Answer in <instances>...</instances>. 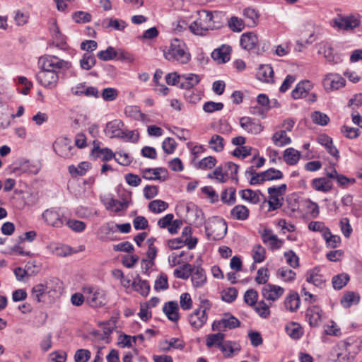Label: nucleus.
Wrapping results in <instances>:
<instances>
[{
  "instance_id": "obj_1",
  "label": "nucleus",
  "mask_w": 362,
  "mask_h": 362,
  "mask_svg": "<svg viewBox=\"0 0 362 362\" xmlns=\"http://www.w3.org/2000/svg\"><path fill=\"white\" fill-rule=\"evenodd\" d=\"M41 70L36 74L37 82L46 88H54L59 75L71 67V63L52 55L42 57L39 59Z\"/></svg>"
},
{
  "instance_id": "obj_2",
  "label": "nucleus",
  "mask_w": 362,
  "mask_h": 362,
  "mask_svg": "<svg viewBox=\"0 0 362 362\" xmlns=\"http://www.w3.org/2000/svg\"><path fill=\"white\" fill-rule=\"evenodd\" d=\"M186 49V45L182 40L174 38L171 40L170 46L163 49V55L169 62L185 64L191 59L190 54Z\"/></svg>"
},
{
  "instance_id": "obj_3",
  "label": "nucleus",
  "mask_w": 362,
  "mask_h": 362,
  "mask_svg": "<svg viewBox=\"0 0 362 362\" xmlns=\"http://www.w3.org/2000/svg\"><path fill=\"white\" fill-rule=\"evenodd\" d=\"M245 175H251V179L249 182L250 185H261L264 181L280 180L284 177L283 173L281 170L274 168H269L262 173H257L253 166H250L246 170Z\"/></svg>"
},
{
  "instance_id": "obj_4",
  "label": "nucleus",
  "mask_w": 362,
  "mask_h": 362,
  "mask_svg": "<svg viewBox=\"0 0 362 362\" xmlns=\"http://www.w3.org/2000/svg\"><path fill=\"white\" fill-rule=\"evenodd\" d=\"M83 292L87 295V302L93 308L103 307L108 301L107 292L102 288L88 286L83 288Z\"/></svg>"
},
{
  "instance_id": "obj_5",
  "label": "nucleus",
  "mask_w": 362,
  "mask_h": 362,
  "mask_svg": "<svg viewBox=\"0 0 362 362\" xmlns=\"http://www.w3.org/2000/svg\"><path fill=\"white\" fill-rule=\"evenodd\" d=\"M205 232L208 239L219 240L225 237L227 233L226 223L223 221L214 222L210 226H205Z\"/></svg>"
},
{
  "instance_id": "obj_6",
  "label": "nucleus",
  "mask_w": 362,
  "mask_h": 362,
  "mask_svg": "<svg viewBox=\"0 0 362 362\" xmlns=\"http://www.w3.org/2000/svg\"><path fill=\"white\" fill-rule=\"evenodd\" d=\"M360 22V20L353 15L348 16L338 15L333 19L332 25L339 30H349L358 27Z\"/></svg>"
},
{
  "instance_id": "obj_7",
  "label": "nucleus",
  "mask_w": 362,
  "mask_h": 362,
  "mask_svg": "<svg viewBox=\"0 0 362 362\" xmlns=\"http://www.w3.org/2000/svg\"><path fill=\"white\" fill-rule=\"evenodd\" d=\"M71 92L76 96H86L88 98L93 97L98 98L100 93L98 89L94 86L86 87V83L82 82L71 88Z\"/></svg>"
},
{
  "instance_id": "obj_8",
  "label": "nucleus",
  "mask_w": 362,
  "mask_h": 362,
  "mask_svg": "<svg viewBox=\"0 0 362 362\" xmlns=\"http://www.w3.org/2000/svg\"><path fill=\"white\" fill-rule=\"evenodd\" d=\"M69 143L70 141L67 138L57 140L53 144V149L61 157L71 158L73 156L72 150L74 149V147L69 145Z\"/></svg>"
},
{
  "instance_id": "obj_9",
  "label": "nucleus",
  "mask_w": 362,
  "mask_h": 362,
  "mask_svg": "<svg viewBox=\"0 0 362 362\" xmlns=\"http://www.w3.org/2000/svg\"><path fill=\"white\" fill-rule=\"evenodd\" d=\"M143 177L148 180L165 181L168 178V170L165 168H145L142 170Z\"/></svg>"
},
{
  "instance_id": "obj_10",
  "label": "nucleus",
  "mask_w": 362,
  "mask_h": 362,
  "mask_svg": "<svg viewBox=\"0 0 362 362\" xmlns=\"http://www.w3.org/2000/svg\"><path fill=\"white\" fill-rule=\"evenodd\" d=\"M345 84V79L339 74H328L323 80V86L326 90H338Z\"/></svg>"
},
{
  "instance_id": "obj_11",
  "label": "nucleus",
  "mask_w": 362,
  "mask_h": 362,
  "mask_svg": "<svg viewBox=\"0 0 362 362\" xmlns=\"http://www.w3.org/2000/svg\"><path fill=\"white\" fill-rule=\"evenodd\" d=\"M284 289L282 287L271 284H265L262 289L263 297L267 300L272 301L279 298L284 294Z\"/></svg>"
},
{
  "instance_id": "obj_12",
  "label": "nucleus",
  "mask_w": 362,
  "mask_h": 362,
  "mask_svg": "<svg viewBox=\"0 0 362 362\" xmlns=\"http://www.w3.org/2000/svg\"><path fill=\"white\" fill-rule=\"evenodd\" d=\"M240 127L248 133L257 134L263 130V127L259 121L249 117H243L240 119Z\"/></svg>"
},
{
  "instance_id": "obj_13",
  "label": "nucleus",
  "mask_w": 362,
  "mask_h": 362,
  "mask_svg": "<svg viewBox=\"0 0 362 362\" xmlns=\"http://www.w3.org/2000/svg\"><path fill=\"white\" fill-rule=\"evenodd\" d=\"M264 243H269V249L272 250H279L281 247L284 241L278 238L276 235L272 234V230L265 228L261 234Z\"/></svg>"
},
{
  "instance_id": "obj_14",
  "label": "nucleus",
  "mask_w": 362,
  "mask_h": 362,
  "mask_svg": "<svg viewBox=\"0 0 362 362\" xmlns=\"http://www.w3.org/2000/svg\"><path fill=\"white\" fill-rule=\"evenodd\" d=\"M124 122L120 119H115L106 124L105 132L110 138L122 137Z\"/></svg>"
},
{
  "instance_id": "obj_15",
  "label": "nucleus",
  "mask_w": 362,
  "mask_h": 362,
  "mask_svg": "<svg viewBox=\"0 0 362 362\" xmlns=\"http://www.w3.org/2000/svg\"><path fill=\"white\" fill-rule=\"evenodd\" d=\"M94 147L91 151L90 156L95 160L100 156H103V161H108L115 158V154L109 148H101L100 147V142L98 141H94Z\"/></svg>"
},
{
  "instance_id": "obj_16",
  "label": "nucleus",
  "mask_w": 362,
  "mask_h": 362,
  "mask_svg": "<svg viewBox=\"0 0 362 362\" xmlns=\"http://www.w3.org/2000/svg\"><path fill=\"white\" fill-rule=\"evenodd\" d=\"M191 281L194 288L202 287L206 282V275L204 269L199 265H193Z\"/></svg>"
},
{
  "instance_id": "obj_17",
  "label": "nucleus",
  "mask_w": 362,
  "mask_h": 362,
  "mask_svg": "<svg viewBox=\"0 0 362 362\" xmlns=\"http://www.w3.org/2000/svg\"><path fill=\"white\" fill-rule=\"evenodd\" d=\"M240 46L244 49L251 51L256 49L258 43V37L253 32L243 33L240 37Z\"/></svg>"
},
{
  "instance_id": "obj_18",
  "label": "nucleus",
  "mask_w": 362,
  "mask_h": 362,
  "mask_svg": "<svg viewBox=\"0 0 362 362\" xmlns=\"http://www.w3.org/2000/svg\"><path fill=\"white\" fill-rule=\"evenodd\" d=\"M42 218L47 224L53 227L60 228L64 224L62 216L54 209L45 210L42 214Z\"/></svg>"
},
{
  "instance_id": "obj_19",
  "label": "nucleus",
  "mask_w": 362,
  "mask_h": 362,
  "mask_svg": "<svg viewBox=\"0 0 362 362\" xmlns=\"http://www.w3.org/2000/svg\"><path fill=\"white\" fill-rule=\"evenodd\" d=\"M232 51L231 47L226 45H222L217 49H215L211 53V57L218 63H226L230 60V54Z\"/></svg>"
},
{
  "instance_id": "obj_20",
  "label": "nucleus",
  "mask_w": 362,
  "mask_h": 362,
  "mask_svg": "<svg viewBox=\"0 0 362 362\" xmlns=\"http://www.w3.org/2000/svg\"><path fill=\"white\" fill-rule=\"evenodd\" d=\"M318 53L323 54L325 58L330 64H338L341 61L339 56L333 53V48L328 42L320 43Z\"/></svg>"
},
{
  "instance_id": "obj_21",
  "label": "nucleus",
  "mask_w": 362,
  "mask_h": 362,
  "mask_svg": "<svg viewBox=\"0 0 362 362\" xmlns=\"http://www.w3.org/2000/svg\"><path fill=\"white\" fill-rule=\"evenodd\" d=\"M206 320L207 315L205 313V310L201 311L200 308L189 315V322L195 329L201 328Z\"/></svg>"
},
{
  "instance_id": "obj_22",
  "label": "nucleus",
  "mask_w": 362,
  "mask_h": 362,
  "mask_svg": "<svg viewBox=\"0 0 362 362\" xmlns=\"http://www.w3.org/2000/svg\"><path fill=\"white\" fill-rule=\"evenodd\" d=\"M322 310L317 306L309 307L305 313V317L310 327L319 326L321 322Z\"/></svg>"
},
{
  "instance_id": "obj_23",
  "label": "nucleus",
  "mask_w": 362,
  "mask_h": 362,
  "mask_svg": "<svg viewBox=\"0 0 362 362\" xmlns=\"http://www.w3.org/2000/svg\"><path fill=\"white\" fill-rule=\"evenodd\" d=\"M312 84L310 81H300L291 92V97L294 100L305 97L312 88Z\"/></svg>"
},
{
  "instance_id": "obj_24",
  "label": "nucleus",
  "mask_w": 362,
  "mask_h": 362,
  "mask_svg": "<svg viewBox=\"0 0 362 362\" xmlns=\"http://www.w3.org/2000/svg\"><path fill=\"white\" fill-rule=\"evenodd\" d=\"M257 78L259 81L266 83L274 81V71L271 65H260L257 71Z\"/></svg>"
},
{
  "instance_id": "obj_25",
  "label": "nucleus",
  "mask_w": 362,
  "mask_h": 362,
  "mask_svg": "<svg viewBox=\"0 0 362 362\" xmlns=\"http://www.w3.org/2000/svg\"><path fill=\"white\" fill-rule=\"evenodd\" d=\"M178 304L176 301H169L165 303L163 308V313L166 315L169 320L177 322L180 319L178 313Z\"/></svg>"
},
{
  "instance_id": "obj_26",
  "label": "nucleus",
  "mask_w": 362,
  "mask_h": 362,
  "mask_svg": "<svg viewBox=\"0 0 362 362\" xmlns=\"http://www.w3.org/2000/svg\"><path fill=\"white\" fill-rule=\"evenodd\" d=\"M100 25L104 29H112L119 31L123 30L127 25L124 21L113 18H106L103 19Z\"/></svg>"
},
{
  "instance_id": "obj_27",
  "label": "nucleus",
  "mask_w": 362,
  "mask_h": 362,
  "mask_svg": "<svg viewBox=\"0 0 362 362\" xmlns=\"http://www.w3.org/2000/svg\"><path fill=\"white\" fill-rule=\"evenodd\" d=\"M306 281L313 284L317 287H322L325 284V279L322 274H319L318 269L315 267L307 272Z\"/></svg>"
},
{
  "instance_id": "obj_28",
  "label": "nucleus",
  "mask_w": 362,
  "mask_h": 362,
  "mask_svg": "<svg viewBox=\"0 0 362 362\" xmlns=\"http://www.w3.org/2000/svg\"><path fill=\"white\" fill-rule=\"evenodd\" d=\"M360 301V296L354 291H346L340 300L341 305L345 308H350L353 304L356 305Z\"/></svg>"
},
{
  "instance_id": "obj_29",
  "label": "nucleus",
  "mask_w": 362,
  "mask_h": 362,
  "mask_svg": "<svg viewBox=\"0 0 362 362\" xmlns=\"http://www.w3.org/2000/svg\"><path fill=\"white\" fill-rule=\"evenodd\" d=\"M239 194L243 199L255 204H258L260 202L259 194L263 196L260 190L255 192L251 189L240 190Z\"/></svg>"
},
{
  "instance_id": "obj_30",
  "label": "nucleus",
  "mask_w": 362,
  "mask_h": 362,
  "mask_svg": "<svg viewBox=\"0 0 362 362\" xmlns=\"http://www.w3.org/2000/svg\"><path fill=\"white\" fill-rule=\"evenodd\" d=\"M47 293H49L48 291L47 284H38L33 287L31 290V296L37 303L43 302L42 298Z\"/></svg>"
},
{
  "instance_id": "obj_31",
  "label": "nucleus",
  "mask_w": 362,
  "mask_h": 362,
  "mask_svg": "<svg viewBox=\"0 0 362 362\" xmlns=\"http://www.w3.org/2000/svg\"><path fill=\"white\" fill-rule=\"evenodd\" d=\"M311 185L312 187L315 190L323 192H327L330 191L332 188V185L331 182L325 177L313 179L312 180Z\"/></svg>"
},
{
  "instance_id": "obj_32",
  "label": "nucleus",
  "mask_w": 362,
  "mask_h": 362,
  "mask_svg": "<svg viewBox=\"0 0 362 362\" xmlns=\"http://www.w3.org/2000/svg\"><path fill=\"white\" fill-rule=\"evenodd\" d=\"M13 172L16 174H20L21 173L37 174L38 173V168L31 165L29 160H25L21 161L19 165L13 168Z\"/></svg>"
},
{
  "instance_id": "obj_33",
  "label": "nucleus",
  "mask_w": 362,
  "mask_h": 362,
  "mask_svg": "<svg viewBox=\"0 0 362 362\" xmlns=\"http://www.w3.org/2000/svg\"><path fill=\"white\" fill-rule=\"evenodd\" d=\"M272 139L274 144L277 146H284L291 143V139L286 135V130L275 132Z\"/></svg>"
},
{
  "instance_id": "obj_34",
  "label": "nucleus",
  "mask_w": 362,
  "mask_h": 362,
  "mask_svg": "<svg viewBox=\"0 0 362 362\" xmlns=\"http://www.w3.org/2000/svg\"><path fill=\"white\" fill-rule=\"evenodd\" d=\"M300 152L293 148H288L284 152V159L289 165H296L300 159Z\"/></svg>"
},
{
  "instance_id": "obj_35",
  "label": "nucleus",
  "mask_w": 362,
  "mask_h": 362,
  "mask_svg": "<svg viewBox=\"0 0 362 362\" xmlns=\"http://www.w3.org/2000/svg\"><path fill=\"white\" fill-rule=\"evenodd\" d=\"M230 216L234 219L246 220L249 216V209L244 205H237L231 209Z\"/></svg>"
},
{
  "instance_id": "obj_36",
  "label": "nucleus",
  "mask_w": 362,
  "mask_h": 362,
  "mask_svg": "<svg viewBox=\"0 0 362 362\" xmlns=\"http://www.w3.org/2000/svg\"><path fill=\"white\" fill-rule=\"evenodd\" d=\"M350 276L346 273H341L332 277V283L335 290H341L349 281Z\"/></svg>"
},
{
  "instance_id": "obj_37",
  "label": "nucleus",
  "mask_w": 362,
  "mask_h": 362,
  "mask_svg": "<svg viewBox=\"0 0 362 362\" xmlns=\"http://www.w3.org/2000/svg\"><path fill=\"white\" fill-rule=\"evenodd\" d=\"M300 297L297 293L289 294L285 299V306L286 309L291 312L296 311L300 306Z\"/></svg>"
},
{
  "instance_id": "obj_38",
  "label": "nucleus",
  "mask_w": 362,
  "mask_h": 362,
  "mask_svg": "<svg viewBox=\"0 0 362 362\" xmlns=\"http://www.w3.org/2000/svg\"><path fill=\"white\" fill-rule=\"evenodd\" d=\"M236 189L234 187H229L223 190L221 195V200L223 203L231 206L236 202Z\"/></svg>"
},
{
  "instance_id": "obj_39",
  "label": "nucleus",
  "mask_w": 362,
  "mask_h": 362,
  "mask_svg": "<svg viewBox=\"0 0 362 362\" xmlns=\"http://www.w3.org/2000/svg\"><path fill=\"white\" fill-rule=\"evenodd\" d=\"M192 270V265L187 262L180 268L175 269L173 274L175 277L186 280L191 276Z\"/></svg>"
},
{
  "instance_id": "obj_40",
  "label": "nucleus",
  "mask_w": 362,
  "mask_h": 362,
  "mask_svg": "<svg viewBox=\"0 0 362 362\" xmlns=\"http://www.w3.org/2000/svg\"><path fill=\"white\" fill-rule=\"evenodd\" d=\"M222 322L226 329H233L240 326V320L230 313H224Z\"/></svg>"
},
{
  "instance_id": "obj_41",
  "label": "nucleus",
  "mask_w": 362,
  "mask_h": 362,
  "mask_svg": "<svg viewBox=\"0 0 362 362\" xmlns=\"http://www.w3.org/2000/svg\"><path fill=\"white\" fill-rule=\"evenodd\" d=\"M132 286L136 291L139 292L143 296H146L149 293L150 285L146 280L138 279V281L135 280L133 282Z\"/></svg>"
},
{
  "instance_id": "obj_42",
  "label": "nucleus",
  "mask_w": 362,
  "mask_h": 362,
  "mask_svg": "<svg viewBox=\"0 0 362 362\" xmlns=\"http://www.w3.org/2000/svg\"><path fill=\"white\" fill-rule=\"evenodd\" d=\"M322 237L326 241L327 246L332 248L337 247L341 243V238L339 235H332L329 228L322 234Z\"/></svg>"
},
{
  "instance_id": "obj_43",
  "label": "nucleus",
  "mask_w": 362,
  "mask_h": 362,
  "mask_svg": "<svg viewBox=\"0 0 362 362\" xmlns=\"http://www.w3.org/2000/svg\"><path fill=\"white\" fill-rule=\"evenodd\" d=\"M90 168V163L88 162H81L78 164V167L74 165L69 166V173L72 176H83L86 174V171Z\"/></svg>"
},
{
  "instance_id": "obj_44",
  "label": "nucleus",
  "mask_w": 362,
  "mask_h": 362,
  "mask_svg": "<svg viewBox=\"0 0 362 362\" xmlns=\"http://www.w3.org/2000/svg\"><path fill=\"white\" fill-rule=\"evenodd\" d=\"M168 207V204L160 199L153 200L148 204L149 210L155 214H160L166 210Z\"/></svg>"
},
{
  "instance_id": "obj_45",
  "label": "nucleus",
  "mask_w": 362,
  "mask_h": 362,
  "mask_svg": "<svg viewBox=\"0 0 362 362\" xmlns=\"http://www.w3.org/2000/svg\"><path fill=\"white\" fill-rule=\"evenodd\" d=\"M97 57L103 61H110L116 59L117 52L111 46L107 47L105 50H101L98 52Z\"/></svg>"
},
{
  "instance_id": "obj_46",
  "label": "nucleus",
  "mask_w": 362,
  "mask_h": 362,
  "mask_svg": "<svg viewBox=\"0 0 362 362\" xmlns=\"http://www.w3.org/2000/svg\"><path fill=\"white\" fill-rule=\"evenodd\" d=\"M96 59L93 54L85 53L82 59L80 60V66L81 69L85 70H90L95 65Z\"/></svg>"
},
{
  "instance_id": "obj_47",
  "label": "nucleus",
  "mask_w": 362,
  "mask_h": 362,
  "mask_svg": "<svg viewBox=\"0 0 362 362\" xmlns=\"http://www.w3.org/2000/svg\"><path fill=\"white\" fill-rule=\"evenodd\" d=\"M209 144L210 148L214 151L221 152L224 148V139L222 136L218 134H214L209 140Z\"/></svg>"
},
{
  "instance_id": "obj_48",
  "label": "nucleus",
  "mask_w": 362,
  "mask_h": 362,
  "mask_svg": "<svg viewBox=\"0 0 362 362\" xmlns=\"http://www.w3.org/2000/svg\"><path fill=\"white\" fill-rule=\"evenodd\" d=\"M229 28L236 33L241 32L245 28V23L241 18L232 16L228 21Z\"/></svg>"
},
{
  "instance_id": "obj_49",
  "label": "nucleus",
  "mask_w": 362,
  "mask_h": 362,
  "mask_svg": "<svg viewBox=\"0 0 362 362\" xmlns=\"http://www.w3.org/2000/svg\"><path fill=\"white\" fill-rule=\"evenodd\" d=\"M224 338L225 334L221 332L209 334L206 339V346L208 347L216 346L218 348V344H222L224 341Z\"/></svg>"
},
{
  "instance_id": "obj_50",
  "label": "nucleus",
  "mask_w": 362,
  "mask_h": 362,
  "mask_svg": "<svg viewBox=\"0 0 362 362\" xmlns=\"http://www.w3.org/2000/svg\"><path fill=\"white\" fill-rule=\"evenodd\" d=\"M217 160L214 156H208L202 160H201L199 163L195 164V167L198 169L206 170V169H211L216 164Z\"/></svg>"
},
{
  "instance_id": "obj_51",
  "label": "nucleus",
  "mask_w": 362,
  "mask_h": 362,
  "mask_svg": "<svg viewBox=\"0 0 362 362\" xmlns=\"http://www.w3.org/2000/svg\"><path fill=\"white\" fill-rule=\"evenodd\" d=\"M313 122L320 126H325L329 122V117L325 113L320 111H315L311 115Z\"/></svg>"
},
{
  "instance_id": "obj_52",
  "label": "nucleus",
  "mask_w": 362,
  "mask_h": 362,
  "mask_svg": "<svg viewBox=\"0 0 362 362\" xmlns=\"http://www.w3.org/2000/svg\"><path fill=\"white\" fill-rule=\"evenodd\" d=\"M277 276L282 278L286 282H291L296 279V272L286 267H281L277 270Z\"/></svg>"
},
{
  "instance_id": "obj_53",
  "label": "nucleus",
  "mask_w": 362,
  "mask_h": 362,
  "mask_svg": "<svg viewBox=\"0 0 362 362\" xmlns=\"http://www.w3.org/2000/svg\"><path fill=\"white\" fill-rule=\"evenodd\" d=\"M253 309L262 318H267L270 315L269 307L265 303L264 300L258 302L253 307Z\"/></svg>"
},
{
  "instance_id": "obj_54",
  "label": "nucleus",
  "mask_w": 362,
  "mask_h": 362,
  "mask_svg": "<svg viewBox=\"0 0 362 362\" xmlns=\"http://www.w3.org/2000/svg\"><path fill=\"white\" fill-rule=\"evenodd\" d=\"M50 32L52 37L58 41L62 47L66 45V37L60 32L56 22L50 27Z\"/></svg>"
},
{
  "instance_id": "obj_55",
  "label": "nucleus",
  "mask_w": 362,
  "mask_h": 362,
  "mask_svg": "<svg viewBox=\"0 0 362 362\" xmlns=\"http://www.w3.org/2000/svg\"><path fill=\"white\" fill-rule=\"evenodd\" d=\"M257 298L258 293L255 290L251 288L245 293L244 301L246 304L253 308L258 303Z\"/></svg>"
},
{
  "instance_id": "obj_56",
  "label": "nucleus",
  "mask_w": 362,
  "mask_h": 362,
  "mask_svg": "<svg viewBox=\"0 0 362 362\" xmlns=\"http://www.w3.org/2000/svg\"><path fill=\"white\" fill-rule=\"evenodd\" d=\"M253 259L255 263L262 262L265 259L266 250L260 245H255L252 249Z\"/></svg>"
},
{
  "instance_id": "obj_57",
  "label": "nucleus",
  "mask_w": 362,
  "mask_h": 362,
  "mask_svg": "<svg viewBox=\"0 0 362 362\" xmlns=\"http://www.w3.org/2000/svg\"><path fill=\"white\" fill-rule=\"evenodd\" d=\"M238 296V290L234 287L223 291L221 299L228 303L233 302Z\"/></svg>"
},
{
  "instance_id": "obj_58",
  "label": "nucleus",
  "mask_w": 362,
  "mask_h": 362,
  "mask_svg": "<svg viewBox=\"0 0 362 362\" xmlns=\"http://www.w3.org/2000/svg\"><path fill=\"white\" fill-rule=\"evenodd\" d=\"M243 15L245 18L251 21L252 26L257 25L259 15L256 9L252 7L245 8L243 10Z\"/></svg>"
},
{
  "instance_id": "obj_59",
  "label": "nucleus",
  "mask_w": 362,
  "mask_h": 362,
  "mask_svg": "<svg viewBox=\"0 0 362 362\" xmlns=\"http://www.w3.org/2000/svg\"><path fill=\"white\" fill-rule=\"evenodd\" d=\"M118 91L114 88H105L103 90L101 97L105 101H114L118 97Z\"/></svg>"
},
{
  "instance_id": "obj_60",
  "label": "nucleus",
  "mask_w": 362,
  "mask_h": 362,
  "mask_svg": "<svg viewBox=\"0 0 362 362\" xmlns=\"http://www.w3.org/2000/svg\"><path fill=\"white\" fill-rule=\"evenodd\" d=\"M66 225L72 230L76 233H81L83 231L86 226V223L83 221L75 219L67 220Z\"/></svg>"
},
{
  "instance_id": "obj_61",
  "label": "nucleus",
  "mask_w": 362,
  "mask_h": 362,
  "mask_svg": "<svg viewBox=\"0 0 362 362\" xmlns=\"http://www.w3.org/2000/svg\"><path fill=\"white\" fill-rule=\"evenodd\" d=\"M125 114L134 119H144L145 115L142 113L137 106H129L125 108Z\"/></svg>"
},
{
  "instance_id": "obj_62",
  "label": "nucleus",
  "mask_w": 362,
  "mask_h": 362,
  "mask_svg": "<svg viewBox=\"0 0 362 362\" xmlns=\"http://www.w3.org/2000/svg\"><path fill=\"white\" fill-rule=\"evenodd\" d=\"M177 143L174 139L171 137L166 138L162 143V148L167 154H172L175 151Z\"/></svg>"
},
{
  "instance_id": "obj_63",
  "label": "nucleus",
  "mask_w": 362,
  "mask_h": 362,
  "mask_svg": "<svg viewBox=\"0 0 362 362\" xmlns=\"http://www.w3.org/2000/svg\"><path fill=\"white\" fill-rule=\"evenodd\" d=\"M73 20L77 23H86L91 20V15L85 11H76L72 15Z\"/></svg>"
},
{
  "instance_id": "obj_64",
  "label": "nucleus",
  "mask_w": 362,
  "mask_h": 362,
  "mask_svg": "<svg viewBox=\"0 0 362 362\" xmlns=\"http://www.w3.org/2000/svg\"><path fill=\"white\" fill-rule=\"evenodd\" d=\"M90 351L88 349H78L74 355L75 362H88L90 358Z\"/></svg>"
}]
</instances>
